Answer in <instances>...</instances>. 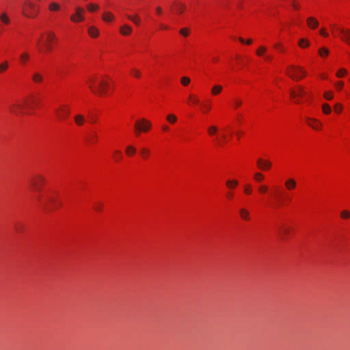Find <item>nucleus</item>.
I'll return each mask as SVG.
<instances>
[{
  "label": "nucleus",
  "instance_id": "f257e3e1",
  "mask_svg": "<svg viewBox=\"0 0 350 350\" xmlns=\"http://www.w3.org/2000/svg\"><path fill=\"white\" fill-rule=\"evenodd\" d=\"M95 81V79L94 77H90L87 79V83L89 85L90 89L96 94H105L107 89L109 87V83L106 81L102 80L99 82L98 89L96 90L93 83Z\"/></svg>",
  "mask_w": 350,
  "mask_h": 350
},
{
  "label": "nucleus",
  "instance_id": "f03ea898",
  "mask_svg": "<svg viewBox=\"0 0 350 350\" xmlns=\"http://www.w3.org/2000/svg\"><path fill=\"white\" fill-rule=\"evenodd\" d=\"M36 103L34 98H31L29 100H25L23 103H16L10 106V111L11 113L18 115L23 111V107H30L32 104Z\"/></svg>",
  "mask_w": 350,
  "mask_h": 350
},
{
  "label": "nucleus",
  "instance_id": "7ed1b4c3",
  "mask_svg": "<svg viewBox=\"0 0 350 350\" xmlns=\"http://www.w3.org/2000/svg\"><path fill=\"white\" fill-rule=\"evenodd\" d=\"M286 73L294 80H299L306 75V72L302 68L295 66H288Z\"/></svg>",
  "mask_w": 350,
  "mask_h": 350
},
{
  "label": "nucleus",
  "instance_id": "20e7f679",
  "mask_svg": "<svg viewBox=\"0 0 350 350\" xmlns=\"http://www.w3.org/2000/svg\"><path fill=\"white\" fill-rule=\"evenodd\" d=\"M44 178L39 174L34 175L29 180V184L32 188V190L37 192L41 191L42 187L44 185Z\"/></svg>",
  "mask_w": 350,
  "mask_h": 350
},
{
  "label": "nucleus",
  "instance_id": "39448f33",
  "mask_svg": "<svg viewBox=\"0 0 350 350\" xmlns=\"http://www.w3.org/2000/svg\"><path fill=\"white\" fill-rule=\"evenodd\" d=\"M23 14L27 17H35L38 13V10L36 8V5L30 1H26L23 8Z\"/></svg>",
  "mask_w": 350,
  "mask_h": 350
},
{
  "label": "nucleus",
  "instance_id": "423d86ee",
  "mask_svg": "<svg viewBox=\"0 0 350 350\" xmlns=\"http://www.w3.org/2000/svg\"><path fill=\"white\" fill-rule=\"evenodd\" d=\"M151 127V123L146 119L137 120L135 124V129L137 135L140 132H147Z\"/></svg>",
  "mask_w": 350,
  "mask_h": 350
},
{
  "label": "nucleus",
  "instance_id": "0eeeda50",
  "mask_svg": "<svg viewBox=\"0 0 350 350\" xmlns=\"http://www.w3.org/2000/svg\"><path fill=\"white\" fill-rule=\"evenodd\" d=\"M291 97L294 100L295 103H299V98L306 95V92L301 86H297L295 89H291L289 90Z\"/></svg>",
  "mask_w": 350,
  "mask_h": 350
},
{
  "label": "nucleus",
  "instance_id": "6e6552de",
  "mask_svg": "<svg viewBox=\"0 0 350 350\" xmlns=\"http://www.w3.org/2000/svg\"><path fill=\"white\" fill-rule=\"evenodd\" d=\"M85 13V10L81 7H76L75 12L70 16V20L73 23H79L82 22L85 20V17L83 16Z\"/></svg>",
  "mask_w": 350,
  "mask_h": 350
},
{
  "label": "nucleus",
  "instance_id": "1a4fd4ad",
  "mask_svg": "<svg viewBox=\"0 0 350 350\" xmlns=\"http://www.w3.org/2000/svg\"><path fill=\"white\" fill-rule=\"evenodd\" d=\"M55 112L56 113L57 118L59 120H64L67 117H68L70 114V109L66 105H62L59 108L55 109Z\"/></svg>",
  "mask_w": 350,
  "mask_h": 350
},
{
  "label": "nucleus",
  "instance_id": "9d476101",
  "mask_svg": "<svg viewBox=\"0 0 350 350\" xmlns=\"http://www.w3.org/2000/svg\"><path fill=\"white\" fill-rule=\"evenodd\" d=\"M336 31H338L340 33L342 34V37H341L342 40L345 41L349 44H350V30L349 29L337 27V28H336V29H333V34L334 36H336V33H335Z\"/></svg>",
  "mask_w": 350,
  "mask_h": 350
},
{
  "label": "nucleus",
  "instance_id": "9b49d317",
  "mask_svg": "<svg viewBox=\"0 0 350 350\" xmlns=\"http://www.w3.org/2000/svg\"><path fill=\"white\" fill-rule=\"evenodd\" d=\"M36 200L40 203V206L43 208H46L49 202H53V198L51 196H47L46 200H43L40 194L35 196Z\"/></svg>",
  "mask_w": 350,
  "mask_h": 350
},
{
  "label": "nucleus",
  "instance_id": "f8f14e48",
  "mask_svg": "<svg viewBox=\"0 0 350 350\" xmlns=\"http://www.w3.org/2000/svg\"><path fill=\"white\" fill-rule=\"evenodd\" d=\"M306 122L308 126L316 130H319L321 127V123L314 118H307Z\"/></svg>",
  "mask_w": 350,
  "mask_h": 350
},
{
  "label": "nucleus",
  "instance_id": "ddd939ff",
  "mask_svg": "<svg viewBox=\"0 0 350 350\" xmlns=\"http://www.w3.org/2000/svg\"><path fill=\"white\" fill-rule=\"evenodd\" d=\"M55 39V35L54 33L53 32H49L47 35H46V39L44 40V46H46V49L47 50H51V43L52 42L53 40H54Z\"/></svg>",
  "mask_w": 350,
  "mask_h": 350
},
{
  "label": "nucleus",
  "instance_id": "4468645a",
  "mask_svg": "<svg viewBox=\"0 0 350 350\" xmlns=\"http://www.w3.org/2000/svg\"><path fill=\"white\" fill-rule=\"evenodd\" d=\"M257 165L260 170H266L269 169L271 167L272 164L270 161H264L262 159H258L257 160Z\"/></svg>",
  "mask_w": 350,
  "mask_h": 350
},
{
  "label": "nucleus",
  "instance_id": "2eb2a0df",
  "mask_svg": "<svg viewBox=\"0 0 350 350\" xmlns=\"http://www.w3.org/2000/svg\"><path fill=\"white\" fill-rule=\"evenodd\" d=\"M88 34L90 37L95 38L99 36V30L94 26H91L88 29Z\"/></svg>",
  "mask_w": 350,
  "mask_h": 350
},
{
  "label": "nucleus",
  "instance_id": "dca6fc26",
  "mask_svg": "<svg viewBox=\"0 0 350 350\" xmlns=\"http://www.w3.org/2000/svg\"><path fill=\"white\" fill-rule=\"evenodd\" d=\"M239 215L243 220L249 221L250 219V212L246 208H240L239 209Z\"/></svg>",
  "mask_w": 350,
  "mask_h": 350
},
{
  "label": "nucleus",
  "instance_id": "f3484780",
  "mask_svg": "<svg viewBox=\"0 0 350 350\" xmlns=\"http://www.w3.org/2000/svg\"><path fill=\"white\" fill-rule=\"evenodd\" d=\"M131 31H132V28L127 25H124L122 26L120 29V32L123 36H128L131 33Z\"/></svg>",
  "mask_w": 350,
  "mask_h": 350
},
{
  "label": "nucleus",
  "instance_id": "a211bd4d",
  "mask_svg": "<svg viewBox=\"0 0 350 350\" xmlns=\"http://www.w3.org/2000/svg\"><path fill=\"white\" fill-rule=\"evenodd\" d=\"M307 23H308V25L312 29H314V28L317 27L319 25V22L317 21V19H315L313 17H309L307 19Z\"/></svg>",
  "mask_w": 350,
  "mask_h": 350
},
{
  "label": "nucleus",
  "instance_id": "6ab92c4d",
  "mask_svg": "<svg viewBox=\"0 0 350 350\" xmlns=\"http://www.w3.org/2000/svg\"><path fill=\"white\" fill-rule=\"evenodd\" d=\"M102 18L105 22H110L114 19V16L112 13L107 12L103 14Z\"/></svg>",
  "mask_w": 350,
  "mask_h": 350
},
{
  "label": "nucleus",
  "instance_id": "aec40b11",
  "mask_svg": "<svg viewBox=\"0 0 350 350\" xmlns=\"http://www.w3.org/2000/svg\"><path fill=\"white\" fill-rule=\"evenodd\" d=\"M285 185H286V187L287 188V189L291 190V189H293L294 188H295L297 183L295 180H293L292 178H289L286 181Z\"/></svg>",
  "mask_w": 350,
  "mask_h": 350
},
{
  "label": "nucleus",
  "instance_id": "412c9836",
  "mask_svg": "<svg viewBox=\"0 0 350 350\" xmlns=\"http://www.w3.org/2000/svg\"><path fill=\"white\" fill-rule=\"evenodd\" d=\"M0 20L3 24L6 25H9L10 23V18L5 12H2L0 14Z\"/></svg>",
  "mask_w": 350,
  "mask_h": 350
},
{
  "label": "nucleus",
  "instance_id": "4be33fe9",
  "mask_svg": "<svg viewBox=\"0 0 350 350\" xmlns=\"http://www.w3.org/2000/svg\"><path fill=\"white\" fill-rule=\"evenodd\" d=\"M277 230H278L279 235L282 237L284 234L288 233V228L284 225H280L279 226H278Z\"/></svg>",
  "mask_w": 350,
  "mask_h": 350
},
{
  "label": "nucleus",
  "instance_id": "5701e85b",
  "mask_svg": "<svg viewBox=\"0 0 350 350\" xmlns=\"http://www.w3.org/2000/svg\"><path fill=\"white\" fill-rule=\"evenodd\" d=\"M20 62L22 64L25 65L27 61L29 59V55L27 52H24L20 55Z\"/></svg>",
  "mask_w": 350,
  "mask_h": 350
},
{
  "label": "nucleus",
  "instance_id": "b1692460",
  "mask_svg": "<svg viewBox=\"0 0 350 350\" xmlns=\"http://www.w3.org/2000/svg\"><path fill=\"white\" fill-rule=\"evenodd\" d=\"M49 9L52 12L58 11L60 9V5L56 2H51L49 5Z\"/></svg>",
  "mask_w": 350,
  "mask_h": 350
},
{
  "label": "nucleus",
  "instance_id": "393cba45",
  "mask_svg": "<svg viewBox=\"0 0 350 350\" xmlns=\"http://www.w3.org/2000/svg\"><path fill=\"white\" fill-rule=\"evenodd\" d=\"M186 8V6L185 4L182 3H177L176 5V11L178 14H182Z\"/></svg>",
  "mask_w": 350,
  "mask_h": 350
},
{
  "label": "nucleus",
  "instance_id": "a878e982",
  "mask_svg": "<svg viewBox=\"0 0 350 350\" xmlns=\"http://www.w3.org/2000/svg\"><path fill=\"white\" fill-rule=\"evenodd\" d=\"M75 121L77 125L81 126L84 123L85 118L82 115L79 114L75 116Z\"/></svg>",
  "mask_w": 350,
  "mask_h": 350
},
{
  "label": "nucleus",
  "instance_id": "bb28decb",
  "mask_svg": "<svg viewBox=\"0 0 350 350\" xmlns=\"http://www.w3.org/2000/svg\"><path fill=\"white\" fill-rule=\"evenodd\" d=\"M221 90H222V86H221L219 85H217L213 86V88H212V90H211V93L213 95H217V94H219Z\"/></svg>",
  "mask_w": 350,
  "mask_h": 350
},
{
  "label": "nucleus",
  "instance_id": "cd10ccee",
  "mask_svg": "<svg viewBox=\"0 0 350 350\" xmlns=\"http://www.w3.org/2000/svg\"><path fill=\"white\" fill-rule=\"evenodd\" d=\"M136 149L133 146H129L126 148V153L129 156H131L135 153Z\"/></svg>",
  "mask_w": 350,
  "mask_h": 350
},
{
  "label": "nucleus",
  "instance_id": "c85d7f7f",
  "mask_svg": "<svg viewBox=\"0 0 350 350\" xmlns=\"http://www.w3.org/2000/svg\"><path fill=\"white\" fill-rule=\"evenodd\" d=\"M127 18L132 21L135 25H139L140 23V19L138 15H136L135 16H132L131 15H126Z\"/></svg>",
  "mask_w": 350,
  "mask_h": 350
},
{
  "label": "nucleus",
  "instance_id": "c756f323",
  "mask_svg": "<svg viewBox=\"0 0 350 350\" xmlns=\"http://www.w3.org/2000/svg\"><path fill=\"white\" fill-rule=\"evenodd\" d=\"M254 178L256 182L260 183L264 179V175L260 172H256Z\"/></svg>",
  "mask_w": 350,
  "mask_h": 350
},
{
  "label": "nucleus",
  "instance_id": "7c9ffc66",
  "mask_svg": "<svg viewBox=\"0 0 350 350\" xmlns=\"http://www.w3.org/2000/svg\"><path fill=\"white\" fill-rule=\"evenodd\" d=\"M32 79L33 80L34 82L39 83L42 81V77L39 73H35L32 77Z\"/></svg>",
  "mask_w": 350,
  "mask_h": 350
},
{
  "label": "nucleus",
  "instance_id": "2f4dec72",
  "mask_svg": "<svg viewBox=\"0 0 350 350\" xmlns=\"http://www.w3.org/2000/svg\"><path fill=\"white\" fill-rule=\"evenodd\" d=\"M238 185V182L237 180H227L226 181V186L229 188H234L235 187H237Z\"/></svg>",
  "mask_w": 350,
  "mask_h": 350
},
{
  "label": "nucleus",
  "instance_id": "473e14b6",
  "mask_svg": "<svg viewBox=\"0 0 350 350\" xmlns=\"http://www.w3.org/2000/svg\"><path fill=\"white\" fill-rule=\"evenodd\" d=\"M8 68V62L7 61L3 62L0 64V73H2L5 70H6Z\"/></svg>",
  "mask_w": 350,
  "mask_h": 350
},
{
  "label": "nucleus",
  "instance_id": "72a5a7b5",
  "mask_svg": "<svg viewBox=\"0 0 350 350\" xmlns=\"http://www.w3.org/2000/svg\"><path fill=\"white\" fill-rule=\"evenodd\" d=\"M87 9L90 12H94L98 9V5L93 3H90L87 5Z\"/></svg>",
  "mask_w": 350,
  "mask_h": 350
},
{
  "label": "nucleus",
  "instance_id": "f704fd0d",
  "mask_svg": "<svg viewBox=\"0 0 350 350\" xmlns=\"http://www.w3.org/2000/svg\"><path fill=\"white\" fill-rule=\"evenodd\" d=\"M323 111L325 114H329L331 112V107L329 105L325 103L322 106Z\"/></svg>",
  "mask_w": 350,
  "mask_h": 350
},
{
  "label": "nucleus",
  "instance_id": "c9c22d12",
  "mask_svg": "<svg viewBox=\"0 0 350 350\" xmlns=\"http://www.w3.org/2000/svg\"><path fill=\"white\" fill-rule=\"evenodd\" d=\"M319 53L321 57H325L328 55L329 51L326 48H321L319 51Z\"/></svg>",
  "mask_w": 350,
  "mask_h": 350
},
{
  "label": "nucleus",
  "instance_id": "e433bc0d",
  "mask_svg": "<svg viewBox=\"0 0 350 350\" xmlns=\"http://www.w3.org/2000/svg\"><path fill=\"white\" fill-rule=\"evenodd\" d=\"M310 44V42L305 40V39H301L299 41V46L304 48V47H306V46H308Z\"/></svg>",
  "mask_w": 350,
  "mask_h": 350
},
{
  "label": "nucleus",
  "instance_id": "4c0bfd02",
  "mask_svg": "<svg viewBox=\"0 0 350 350\" xmlns=\"http://www.w3.org/2000/svg\"><path fill=\"white\" fill-rule=\"evenodd\" d=\"M140 154L144 157L146 158L150 154V150L146 148H142L140 150Z\"/></svg>",
  "mask_w": 350,
  "mask_h": 350
},
{
  "label": "nucleus",
  "instance_id": "58836bf2",
  "mask_svg": "<svg viewBox=\"0 0 350 350\" xmlns=\"http://www.w3.org/2000/svg\"><path fill=\"white\" fill-rule=\"evenodd\" d=\"M179 33L185 36V37H187L189 36V29L188 28H182L180 29L179 31Z\"/></svg>",
  "mask_w": 350,
  "mask_h": 350
},
{
  "label": "nucleus",
  "instance_id": "ea45409f",
  "mask_svg": "<svg viewBox=\"0 0 350 350\" xmlns=\"http://www.w3.org/2000/svg\"><path fill=\"white\" fill-rule=\"evenodd\" d=\"M116 161H118L122 159V153L120 150H115L113 154Z\"/></svg>",
  "mask_w": 350,
  "mask_h": 350
},
{
  "label": "nucleus",
  "instance_id": "a19ab883",
  "mask_svg": "<svg viewBox=\"0 0 350 350\" xmlns=\"http://www.w3.org/2000/svg\"><path fill=\"white\" fill-rule=\"evenodd\" d=\"M217 131V128L215 126H211L208 129V132L209 135H213L216 133Z\"/></svg>",
  "mask_w": 350,
  "mask_h": 350
},
{
  "label": "nucleus",
  "instance_id": "79ce46f5",
  "mask_svg": "<svg viewBox=\"0 0 350 350\" xmlns=\"http://www.w3.org/2000/svg\"><path fill=\"white\" fill-rule=\"evenodd\" d=\"M268 190V187L267 185H260L258 187V191L261 193H265Z\"/></svg>",
  "mask_w": 350,
  "mask_h": 350
},
{
  "label": "nucleus",
  "instance_id": "37998d69",
  "mask_svg": "<svg viewBox=\"0 0 350 350\" xmlns=\"http://www.w3.org/2000/svg\"><path fill=\"white\" fill-rule=\"evenodd\" d=\"M167 120L171 123H174L176 121V117L173 114H170L167 116Z\"/></svg>",
  "mask_w": 350,
  "mask_h": 350
},
{
  "label": "nucleus",
  "instance_id": "c03bdc74",
  "mask_svg": "<svg viewBox=\"0 0 350 350\" xmlns=\"http://www.w3.org/2000/svg\"><path fill=\"white\" fill-rule=\"evenodd\" d=\"M180 81L183 85H187L190 82V79L187 77H183L181 78Z\"/></svg>",
  "mask_w": 350,
  "mask_h": 350
},
{
  "label": "nucleus",
  "instance_id": "a18cd8bd",
  "mask_svg": "<svg viewBox=\"0 0 350 350\" xmlns=\"http://www.w3.org/2000/svg\"><path fill=\"white\" fill-rule=\"evenodd\" d=\"M324 97L325 99L329 100H332L333 98V93L329 92H326L324 94Z\"/></svg>",
  "mask_w": 350,
  "mask_h": 350
},
{
  "label": "nucleus",
  "instance_id": "49530a36",
  "mask_svg": "<svg viewBox=\"0 0 350 350\" xmlns=\"http://www.w3.org/2000/svg\"><path fill=\"white\" fill-rule=\"evenodd\" d=\"M266 48L265 46H260L257 51L256 54L259 56L262 55L263 53L266 51Z\"/></svg>",
  "mask_w": 350,
  "mask_h": 350
},
{
  "label": "nucleus",
  "instance_id": "de8ad7c7",
  "mask_svg": "<svg viewBox=\"0 0 350 350\" xmlns=\"http://www.w3.org/2000/svg\"><path fill=\"white\" fill-rule=\"evenodd\" d=\"M347 73V71L345 69L342 68L340 69L338 72L336 73V75L338 77H342L343 75H345Z\"/></svg>",
  "mask_w": 350,
  "mask_h": 350
},
{
  "label": "nucleus",
  "instance_id": "09e8293b",
  "mask_svg": "<svg viewBox=\"0 0 350 350\" xmlns=\"http://www.w3.org/2000/svg\"><path fill=\"white\" fill-rule=\"evenodd\" d=\"M334 109L337 113H340L342 109V106L340 103H337L334 105Z\"/></svg>",
  "mask_w": 350,
  "mask_h": 350
},
{
  "label": "nucleus",
  "instance_id": "8fccbe9b",
  "mask_svg": "<svg viewBox=\"0 0 350 350\" xmlns=\"http://www.w3.org/2000/svg\"><path fill=\"white\" fill-rule=\"evenodd\" d=\"M341 217L344 218V219H346V218H349V216H350V213L349 211H343L341 212Z\"/></svg>",
  "mask_w": 350,
  "mask_h": 350
},
{
  "label": "nucleus",
  "instance_id": "3c124183",
  "mask_svg": "<svg viewBox=\"0 0 350 350\" xmlns=\"http://www.w3.org/2000/svg\"><path fill=\"white\" fill-rule=\"evenodd\" d=\"M319 33H320V34L321 36H323L324 37H327L328 36V33L326 31L325 29H324V28L321 29L320 31H319Z\"/></svg>",
  "mask_w": 350,
  "mask_h": 350
},
{
  "label": "nucleus",
  "instance_id": "603ef678",
  "mask_svg": "<svg viewBox=\"0 0 350 350\" xmlns=\"http://www.w3.org/2000/svg\"><path fill=\"white\" fill-rule=\"evenodd\" d=\"M132 74L135 77H137L139 78L140 77V72L137 70H135V69H133L132 70Z\"/></svg>",
  "mask_w": 350,
  "mask_h": 350
},
{
  "label": "nucleus",
  "instance_id": "864d4df0",
  "mask_svg": "<svg viewBox=\"0 0 350 350\" xmlns=\"http://www.w3.org/2000/svg\"><path fill=\"white\" fill-rule=\"evenodd\" d=\"M344 83L342 81H338L336 83V87L338 90H340L343 87Z\"/></svg>",
  "mask_w": 350,
  "mask_h": 350
},
{
  "label": "nucleus",
  "instance_id": "5fc2aeb1",
  "mask_svg": "<svg viewBox=\"0 0 350 350\" xmlns=\"http://www.w3.org/2000/svg\"><path fill=\"white\" fill-rule=\"evenodd\" d=\"M242 104V102L241 100L236 99L234 101V105L235 107H239Z\"/></svg>",
  "mask_w": 350,
  "mask_h": 350
},
{
  "label": "nucleus",
  "instance_id": "6e6d98bb",
  "mask_svg": "<svg viewBox=\"0 0 350 350\" xmlns=\"http://www.w3.org/2000/svg\"><path fill=\"white\" fill-rule=\"evenodd\" d=\"M189 99H192V100H193V103L194 104H198V103H199V100H198V98H195V97H193V96H191H191H189Z\"/></svg>",
  "mask_w": 350,
  "mask_h": 350
},
{
  "label": "nucleus",
  "instance_id": "4d7b16f0",
  "mask_svg": "<svg viewBox=\"0 0 350 350\" xmlns=\"http://www.w3.org/2000/svg\"><path fill=\"white\" fill-rule=\"evenodd\" d=\"M244 191L245 193L247 194H250L251 192H252V190L250 189V186H246L245 189H244Z\"/></svg>",
  "mask_w": 350,
  "mask_h": 350
},
{
  "label": "nucleus",
  "instance_id": "13d9d810",
  "mask_svg": "<svg viewBox=\"0 0 350 350\" xmlns=\"http://www.w3.org/2000/svg\"><path fill=\"white\" fill-rule=\"evenodd\" d=\"M156 12H157V13L159 15L161 14V13H162V9H161V7H157V8H156Z\"/></svg>",
  "mask_w": 350,
  "mask_h": 350
},
{
  "label": "nucleus",
  "instance_id": "bf43d9fd",
  "mask_svg": "<svg viewBox=\"0 0 350 350\" xmlns=\"http://www.w3.org/2000/svg\"><path fill=\"white\" fill-rule=\"evenodd\" d=\"M291 4H292V6H293L295 10L299 9V6H298V5H297V3H295V2H294L293 1H292Z\"/></svg>",
  "mask_w": 350,
  "mask_h": 350
},
{
  "label": "nucleus",
  "instance_id": "052dcab7",
  "mask_svg": "<svg viewBox=\"0 0 350 350\" xmlns=\"http://www.w3.org/2000/svg\"><path fill=\"white\" fill-rule=\"evenodd\" d=\"M274 47H275V49H278L280 51H282V49H280V44H278H278H275L274 45Z\"/></svg>",
  "mask_w": 350,
  "mask_h": 350
},
{
  "label": "nucleus",
  "instance_id": "680f3d73",
  "mask_svg": "<svg viewBox=\"0 0 350 350\" xmlns=\"http://www.w3.org/2000/svg\"><path fill=\"white\" fill-rule=\"evenodd\" d=\"M160 27H161V29H168V27H167V25H163V24H161V25H160Z\"/></svg>",
  "mask_w": 350,
  "mask_h": 350
},
{
  "label": "nucleus",
  "instance_id": "e2e57ef3",
  "mask_svg": "<svg viewBox=\"0 0 350 350\" xmlns=\"http://www.w3.org/2000/svg\"><path fill=\"white\" fill-rule=\"evenodd\" d=\"M94 208L96 211H100V206H99V205H98V206H97V205H96V206L94 207Z\"/></svg>",
  "mask_w": 350,
  "mask_h": 350
},
{
  "label": "nucleus",
  "instance_id": "0e129e2a",
  "mask_svg": "<svg viewBox=\"0 0 350 350\" xmlns=\"http://www.w3.org/2000/svg\"><path fill=\"white\" fill-rule=\"evenodd\" d=\"M227 197H228L229 199H232V197H233L232 193H228L227 194Z\"/></svg>",
  "mask_w": 350,
  "mask_h": 350
},
{
  "label": "nucleus",
  "instance_id": "69168bd1",
  "mask_svg": "<svg viewBox=\"0 0 350 350\" xmlns=\"http://www.w3.org/2000/svg\"><path fill=\"white\" fill-rule=\"evenodd\" d=\"M205 111L204 112H207L210 110L211 107L209 106H205Z\"/></svg>",
  "mask_w": 350,
  "mask_h": 350
},
{
  "label": "nucleus",
  "instance_id": "338daca9",
  "mask_svg": "<svg viewBox=\"0 0 350 350\" xmlns=\"http://www.w3.org/2000/svg\"><path fill=\"white\" fill-rule=\"evenodd\" d=\"M265 59L266 60L269 61V60H271V56L267 55V56H265Z\"/></svg>",
  "mask_w": 350,
  "mask_h": 350
},
{
  "label": "nucleus",
  "instance_id": "774afa93",
  "mask_svg": "<svg viewBox=\"0 0 350 350\" xmlns=\"http://www.w3.org/2000/svg\"><path fill=\"white\" fill-rule=\"evenodd\" d=\"M252 40L249 39V40H247L246 41V42H245V43H246V44H252Z\"/></svg>",
  "mask_w": 350,
  "mask_h": 350
}]
</instances>
